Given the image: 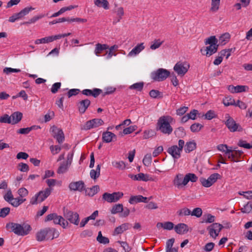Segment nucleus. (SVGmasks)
Instances as JSON below:
<instances>
[{
    "label": "nucleus",
    "instance_id": "obj_49",
    "mask_svg": "<svg viewBox=\"0 0 252 252\" xmlns=\"http://www.w3.org/2000/svg\"><path fill=\"white\" fill-rule=\"evenodd\" d=\"M96 239L98 242L104 244H108L109 242V239L107 237H103L102 235L101 231L98 232Z\"/></svg>",
    "mask_w": 252,
    "mask_h": 252
},
{
    "label": "nucleus",
    "instance_id": "obj_53",
    "mask_svg": "<svg viewBox=\"0 0 252 252\" xmlns=\"http://www.w3.org/2000/svg\"><path fill=\"white\" fill-rule=\"evenodd\" d=\"M144 83L143 82H138L133 84L129 87L131 90H136L140 91L143 89Z\"/></svg>",
    "mask_w": 252,
    "mask_h": 252
},
{
    "label": "nucleus",
    "instance_id": "obj_15",
    "mask_svg": "<svg viewBox=\"0 0 252 252\" xmlns=\"http://www.w3.org/2000/svg\"><path fill=\"white\" fill-rule=\"evenodd\" d=\"M50 131L52 132L53 136L55 138L59 143L61 144L64 140V133L63 130L54 126L50 128Z\"/></svg>",
    "mask_w": 252,
    "mask_h": 252
},
{
    "label": "nucleus",
    "instance_id": "obj_5",
    "mask_svg": "<svg viewBox=\"0 0 252 252\" xmlns=\"http://www.w3.org/2000/svg\"><path fill=\"white\" fill-rule=\"evenodd\" d=\"M169 75L170 72L168 70L160 68L152 72L151 77L155 81L160 82L165 80Z\"/></svg>",
    "mask_w": 252,
    "mask_h": 252
},
{
    "label": "nucleus",
    "instance_id": "obj_46",
    "mask_svg": "<svg viewBox=\"0 0 252 252\" xmlns=\"http://www.w3.org/2000/svg\"><path fill=\"white\" fill-rule=\"evenodd\" d=\"M45 15L43 14H39L38 15L33 17L31 18L29 21L25 22L23 23V24L27 25V24H31L32 23H34L38 20L43 18L45 17Z\"/></svg>",
    "mask_w": 252,
    "mask_h": 252
},
{
    "label": "nucleus",
    "instance_id": "obj_6",
    "mask_svg": "<svg viewBox=\"0 0 252 252\" xmlns=\"http://www.w3.org/2000/svg\"><path fill=\"white\" fill-rule=\"evenodd\" d=\"M53 220L56 224H60L63 228H65L68 225L67 220L61 216L58 215L56 213H52L47 215L45 219V221Z\"/></svg>",
    "mask_w": 252,
    "mask_h": 252
},
{
    "label": "nucleus",
    "instance_id": "obj_57",
    "mask_svg": "<svg viewBox=\"0 0 252 252\" xmlns=\"http://www.w3.org/2000/svg\"><path fill=\"white\" fill-rule=\"evenodd\" d=\"M232 50V49H228L222 50L220 53L219 55H220L222 58L223 57L225 56L226 59H227L231 55V52Z\"/></svg>",
    "mask_w": 252,
    "mask_h": 252
},
{
    "label": "nucleus",
    "instance_id": "obj_33",
    "mask_svg": "<svg viewBox=\"0 0 252 252\" xmlns=\"http://www.w3.org/2000/svg\"><path fill=\"white\" fill-rule=\"evenodd\" d=\"M36 240L38 241H43L45 240H46V228L40 230L38 231L36 235Z\"/></svg>",
    "mask_w": 252,
    "mask_h": 252
},
{
    "label": "nucleus",
    "instance_id": "obj_11",
    "mask_svg": "<svg viewBox=\"0 0 252 252\" xmlns=\"http://www.w3.org/2000/svg\"><path fill=\"white\" fill-rule=\"evenodd\" d=\"M124 194L122 192H115L112 193H104L102 195V198L109 203L115 202L121 198Z\"/></svg>",
    "mask_w": 252,
    "mask_h": 252
},
{
    "label": "nucleus",
    "instance_id": "obj_58",
    "mask_svg": "<svg viewBox=\"0 0 252 252\" xmlns=\"http://www.w3.org/2000/svg\"><path fill=\"white\" fill-rule=\"evenodd\" d=\"M202 214V211L200 208H195L193 210V211L191 213V215L193 216H195L197 218H199L201 216Z\"/></svg>",
    "mask_w": 252,
    "mask_h": 252
},
{
    "label": "nucleus",
    "instance_id": "obj_61",
    "mask_svg": "<svg viewBox=\"0 0 252 252\" xmlns=\"http://www.w3.org/2000/svg\"><path fill=\"white\" fill-rule=\"evenodd\" d=\"M175 134L178 137H183L185 135L186 133L185 129L183 127H179L175 129Z\"/></svg>",
    "mask_w": 252,
    "mask_h": 252
},
{
    "label": "nucleus",
    "instance_id": "obj_10",
    "mask_svg": "<svg viewBox=\"0 0 252 252\" xmlns=\"http://www.w3.org/2000/svg\"><path fill=\"white\" fill-rule=\"evenodd\" d=\"M63 216L67 221H69L70 223L78 225L79 223V215L76 213L67 209L64 210Z\"/></svg>",
    "mask_w": 252,
    "mask_h": 252
},
{
    "label": "nucleus",
    "instance_id": "obj_27",
    "mask_svg": "<svg viewBox=\"0 0 252 252\" xmlns=\"http://www.w3.org/2000/svg\"><path fill=\"white\" fill-rule=\"evenodd\" d=\"M56 40V35H52L49 36H46L40 39H37L35 40L34 43L35 44H46L53 42V41Z\"/></svg>",
    "mask_w": 252,
    "mask_h": 252
},
{
    "label": "nucleus",
    "instance_id": "obj_18",
    "mask_svg": "<svg viewBox=\"0 0 252 252\" xmlns=\"http://www.w3.org/2000/svg\"><path fill=\"white\" fill-rule=\"evenodd\" d=\"M91 104V101L88 99H85L79 101L77 106L78 110L81 114H84Z\"/></svg>",
    "mask_w": 252,
    "mask_h": 252
},
{
    "label": "nucleus",
    "instance_id": "obj_47",
    "mask_svg": "<svg viewBox=\"0 0 252 252\" xmlns=\"http://www.w3.org/2000/svg\"><path fill=\"white\" fill-rule=\"evenodd\" d=\"M220 0H211V10L213 12H216L219 8Z\"/></svg>",
    "mask_w": 252,
    "mask_h": 252
},
{
    "label": "nucleus",
    "instance_id": "obj_30",
    "mask_svg": "<svg viewBox=\"0 0 252 252\" xmlns=\"http://www.w3.org/2000/svg\"><path fill=\"white\" fill-rule=\"evenodd\" d=\"M184 147L185 152L189 153L196 149V144L194 141H189L185 144Z\"/></svg>",
    "mask_w": 252,
    "mask_h": 252
},
{
    "label": "nucleus",
    "instance_id": "obj_28",
    "mask_svg": "<svg viewBox=\"0 0 252 252\" xmlns=\"http://www.w3.org/2000/svg\"><path fill=\"white\" fill-rule=\"evenodd\" d=\"M130 224L128 223H125L122 225L117 227L114 231V235H118L122 233L128 229L130 228Z\"/></svg>",
    "mask_w": 252,
    "mask_h": 252
},
{
    "label": "nucleus",
    "instance_id": "obj_1",
    "mask_svg": "<svg viewBox=\"0 0 252 252\" xmlns=\"http://www.w3.org/2000/svg\"><path fill=\"white\" fill-rule=\"evenodd\" d=\"M173 121V118L168 115L160 117L157 123V130L163 134L170 135L173 130L170 125Z\"/></svg>",
    "mask_w": 252,
    "mask_h": 252
},
{
    "label": "nucleus",
    "instance_id": "obj_63",
    "mask_svg": "<svg viewBox=\"0 0 252 252\" xmlns=\"http://www.w3.org/2000/svg\"><path fill=\"white\" fill-rule=\"evenodd\" d=\"M10 212V208L9 207H4L0 209V217H5Z\"/></svg>",
    "mask_w": 252,
    "mask_h": 252
},
{
    "label": "nucleus",
    "instance_id": "obj_42",
    "mask_svg": "<svg viewBox=\"0 0 252 252\" xmlns=\"http://www.w3.org/2000/svg\"><path fill=\"white\" fill-rule=\"evenodd\" d=\"M123 211V205L122 204H118L114 205L112 208L111 212L112 214H116L122 212Z\"/></svg>",
    "mask_w": 252,
    "mask_h": 252
},
{
    "label": "nucleus",
    "instance_id": "obj_59",
    "mask_svg": "<svg viewBox=\"0 0 252 252\" xmlns=\"http://www.w3.org/2000/svg\"><path fill=\"white\" fill-rule=\"evenodd\" d=\"M237 145L240 147L247 149H250V143H248L246 141L240 139L239 140Z\"/></svg>",
    "mask_w": 252,
    "mask_h": 252
},
{
    "label": "nucleus",
    "instance_id": "obj_16",
    "mask_svg": "<svg viewBox=\"0 0 252 252\" xmlns=\"http://www.w3.org/2000/svg\"><path fill=\"white\" fill-rule=\"evenodd\" d=\"M71 191H78L81 192L85 189V184L82 181L72 182L68 186Z\"/></svg>",
    "mask_w": 252,
    "mask_h": 252
},
{
    "label": "nucleus",
    "instance_id": "obj_2",
    "mask_svg": "<svg viewBox=\"0 0 252 252\" xmlns=\"http://www.w3.org/2000/svg\"><path fill=\"white\" fill-rule=\"evenodd\" d=\"M6 228L10 232L19 236H25L29 233L32 229L31 226L27 223L19 224L9 222L6 225Z\"/></svg>",
    "mask_w": 252,
    "mask_h": 252
},
{
    "label": "nucleus",
    "instance_id": "obj_22",
    "mask_svg": "<svg viewBox=\"0 0 252 252\" xmlns=\"http://www.w3.org/2000/svg\"><path fill=\"white\" fill-rule=\"evenodd\" d=\"M145 48L143 43L137 44L127 55L128 57H133L139 54Z\"/></svg>",
    "mask_w": 252,
    "mask_h": 252
},
{
    "label": "nucleus",
    "instance_id": "obj_12",
    "mask_svg": "<svg viewBox=\"0 0 252 252\" xmlns=\"http://www.w3.org/2000/svg\"><path fill=\"white\" fill-rule=\"evenodd\" d=\"M222 228L223 226L221 224L218 223H213L207 228V230L210 237L216 239Z\"/></svg>",
    "mask_w": 252,
    "mask_h": 252
},
{
    "label": "nucleus",
    "instance_id": "obj_25",
    "mask_svg": "<svg viewBox=\"0 0 252 252\" xmlns=\"http://www.w3.org/2000/svg\"><path fill=\"white\" fill-rule=\"evenodd\" d=\"M184 176L183 174H178L175 177L173 180V184L178 189L186 186L187 184H184Z\"/></svg>",
    "mask_w": 252,
    "mask_h": 252
},
{
    "label": "nucleus",
    "instance_id": "obj_50",
    "mask_svg": "<svg viewBox=\"0 0 252 252\" xmlns=\"http://www.w3.org/2000/svg\"><path fill=\"white\" fill-rule=\"evenodd\" d=\"M116 12L117 16V20L116 22L114 21V22L117 23L120 21V20L122 18V17L124 14V11L123 8L122 7H118L116 10Z\"/></svg>",
    "mask_w": 252,
    "mask_h": 252
},
{
    "label": "nucleus",
    "instance_id": "obj_64",
    "mask_svg": "<svg viewBox=\"0 0 252 252\" xmlns=\"http://www.w3.org/2000/svg\"><path fill=\"white\" fill-rule=\"evenodd\" d=\"M18 169L22 172H27L29 167L27 164L21 162L18 164Z\"/></svg>",
    "mask_w": 252,
    "mask_h": 252
},
{
    "label": "nucleus",
    "instance_id": "obj_31",
    "mask_svg": "<svg viewBox=\"0 0 252 252\" xmlns=\"http://www.w3.org/2000/svg\"><path fill=\"white\" fill-rule=\"evenodd\" d=\"M197 177L193 173H188L184 178V184H187L189 181L195 182L197 180Z\"/></svg>",
    "mask_w": 252,
    "mask_h": 252
},
{
    "label": "nucleus",
    "instance_id": "obj_21",
    "mask_svg": "<svg viewBox=\"0 0 252 252\" xmlns=\"http://www.w3.org/2000/svg\"><path fill=\"white\" fill-rule=\"evenodd\" d=\"M248 87L246 86L237 85L234 86L229 85L228 86V90L232 93H238L245 92L247 91Z\"/></svg>",
    "mask_w": 252,
    "mask_h": 252
},
{
    "label": "nucleus",
    "instance_id": "obj_60",
    "mask_svg": "<svg viewBox=\"0 0 252 252\" xmlns=\"http://www.w3.org/2000/svg\"><path fill=\"white\" fill-rule=\"evenodd\" d=\"M21 71V70L20 69H17V68H11V67H5L3 70V73L6 74H9L11 73H13V72H16V73H18V72H20Z\"/></svg>",
    "mask_w": 252,
    "mask_h": 252
},
{
    "label": "nucleus",
    "instance_id": "obj_13",
    "mask_svg": "<svg viewBox=\"0 0 252 252\" xmlns=\"http://www.w3.org/2000/svg\"><path fill=\"white\" fill-rule=\"evenodd\" d=\"M104 124L103 120L101 119H94L87 121L82 127L81 129L87 130L90 129L96 128Z\"/></svg>",
    "mask_w": 252,
    "mask_h": 252
},
{
    "label": "nucleus",
    "instance_id": "obj_40",
    "mask_svg": "<svg viewBox=\"0 0 252 252\" xmlns=\"http://www.w3.org/2000/svg\"><path fill=\"white\" fill-rule=\"evenodd\" d=\"M99 190V187L98 186L96 185L93 186L92 188L86 190L87 194L90 196H93L96 194Z\"/></svg>",
    "mask_w": 252,
    "mask_h": 252
},
{
    "label": "nucleus",
    "instance_id": "obj_14",
    "mask_svg": "<svg viewBox=\"0 0 252 252\" xmlns=\"http://www.w3.org/2000/svg\"><path fill=\"white\" fill-rule=\"evenodd\" d=\"M230 150L226 151V155L227 156L228 158L232 161L238 162L239 158L243 154V152L241 150H236L235 148L232 149L230 147Z\"/></svg>",
    "mask_w": 252,
    "mask_h": 252
},
{
    "label": "nucleus",
    "instance_id": "obj_43",
    "mask_svg": "<svg viewBox=\"0 0 252 252\" xmlns=\"http://www.w3.org/2000/svg\"><path fill=\"white\" fill-rule=\"evenodd\" d=\"M223 104L226 106L234 105L235 101L234 99L230 96L225 97L222 101Z\"/></svg>",
    "mask_w": 252,
    "mask_h": 252
},
{
    "label": "nucleus",
    "instance_id": "obj_9",
    "mask_svg": "<svg viewBox=\"0 0 252 252\" xmlns=\"http://www.w3.org/2000/svg\"><path fill=\"white\" fill-rule=\"evenodd\" d=\"M221 178V176L217 173L211 174L208 179L203 177L200 178L199 181L201 185L205 187L209 188L217 182L218 179Z\"/></svg>",
    "mask_w": 252,
    "mask_h": 252
},
{
    "label": "nucleus",
    "instance_id": "obj_7",
    "mask_svg": "<svg viewBox=\"0 0 252 252\" xmlns=\"http://www.w3.org/2000/svg\"><path fill=\"white\" fill-rule=\"evenodd\" d=\"M225 119H226L225 124L231 132H234L235 131H242L243 128L241 126L236 123L234 120L230 117L228 114L225 115Z\"/></svg>",
    "mask_w": 252,
    "mask_h": 252
},
{
    "label": "nucleus",
    "instance_id": "obj_51",
    "mask_svg": "<svg viewBox=\"0 0 252 252\" xmlns=\"http://www.w3.org/2000/svg\"><path fill=\"white\" fill-rule=\"evenodd\" d=\"M112 164L114 167L119 169H124L126 167L125 162L123 161H113L112 162Z\"/></svg>",
    "mask_w": 252,
    "mask_h": 252
},
{
    "label": "nucleus",
    "instance_id": "obj_4",
    "mask_svg": "<svg viewBox=\"0 0 252 252\" xmlns=\"http://www.w3.org/2000/svg\"><path fill=\"white\" fill-rule=\"evenodd\" d=\"M51 191L52 189L50 188H46L44 190L40 191L31 198V204H36L43 201L50 195Z\"/></svg>",
    "mask_w": 252,
    "mask_h": 252
},
{
    "label": "nucleus",
    "instance_id": "obj_45",
    "mask_svg": "<svg viewBox=\"0 0 252 252\" xmlns=\"http://www.w3.org/2000/svg\"><path fill=\"white\" fill-rule=\"evenodd\" d=\"M163 43L160 39H156L153 41L150 45V49L154 50L158 48Z\"/></svg>",
    "mask_w": 252,
    "mask_h": 252
},
{
    "label": "nucleus",
    "instance_id": "obj_20",
    "mask_svg": "<svg viewBox=\"0 0 252 252\" xmlns=\"http://www.w3.org/2000/svg\"><path fill=\"white\" fill-rule=\"evenodd\" d=\"M128 177L135 181L146 182L151 180L149 175L143 173H140L137 175L129 174Z\"/></svg>",
    "mask_w": 252,
    "mask_h": 252
},
{
    "label": "nucleus",
    "instance_id": "obj_55",
    "mask_svg": "<svg viewBox=\"0 0 252 252\" xmlns=\"http://www.w3.org/2000/svg\"><path fill=\"white\" fill-rule=\"evenodd\" d=\"M152 159L151 155L150 154H147L143 159V163L145 166H149L151 164Z\"/></svg>",
    "mask_w": 252,
    "mask_h": 252
},
{
    "label": "nucleus",
    "instance_id": "obj_56",
    "mask_svg": "<svg viewBox=\"0 0 252 252\" xmlns=\"http://www.w3.org/2000/svg\"><path fill=\"white\" fill-rule=\"evenodd\" d=\"M10 117L8 114H5L0 117V123H5L10 124Z\"/></svg>",
    "mask_w": 252,
    "mask_h": 252
},
{
    "label": "nucleus",
    "instance_id": "obj_54",
    "mask_svg": "<svg viewBox=\"0 0 252 252\" xmlns=\"http://www.w3.org/2000/svg\"><path fill=\"white\" fill-rule=\"evenodd\" d=\"M141 195L132 196L130 197L128 202L131 204L141 202Z\"/></svg>",
    "mask_w": 252,
    "mask_h": 252
},
{
    "label": "nucleus",
    "instance_id": "obj_52",
    "mask_svg": "<svg viewBox=\"0 0 252 252\" xmlns=\"http://www.w3.org/2000/svg\"><path fill=\"white\" fill-rule=\"evenodd\" d=\"M34 8L32 7H27L22 9L20 12H19V16H20V17L22 18L25 15H27L29 13V12L34 10Z\"/></svg>",
    "mask_w": 252,
    "mask_h": 252
},
{
    "label": "nucleus",
    "instance_id": "obj_32",
    "mask_svg": "<svg viewBox=\"0 0 252 252\" xmlns=\"http://www.w3.org/2000/svg\"><path fill=\"white\" fill-rule=\"evenodd\" d=\"M94 4L99 7H103L104 9H109V2L107 0H94Z\"/></svg>",
    "mask_w": 252,
    "mask_h": 252
},
{
    "label": "nucleus",
    "instance_id": "obj_24",
    "mask_svg": "<svg viewBox=\"0 0 252 252\" xmlns=\"http://www.w3.org/2000/svg\"><path fill=\"white\" fill-rule=\"evenodd\" d=\"M11 125L18 124L23 117V114L21 112L17 111L13 113L10 116Z\"/></svg>",
    "mask_w": 252,
    "mask_h": 252
},
{
    "label": "nucleus",
    "instance_id": "obj_39",
    "mask_svg": "<svg viewBox=\"0 0 252 252\" xmlns=\"http://www.w3.org/2000/svg\"><path fill=\"white\" fill-rule=\"evenodd\" d=\"M241 212L243 213H250L252 212V200L248 202L247 204L245 205L241 209Z\"/></svg>",
    "mask_w": 252,
    "mask_h": 252
},
{
    "label": "nucleus",
    "instance_id": "obj_44",
    "mask_svg": "<svg viewBox=\"0 0 252 252\" xmlns=\"http://www.w3.org/2000/svg\"><path fill=\"white\" fill-rule=\"evenodd\" d=\"M203 127V125L199 123H194L190 126V129L192 132H198Z\"/></svg>",
    "mask_w": 252,
    "mask_h": 252
},
{
    "label": "nucleus",
    "instance_id": "obj_38",
    "mask_svg": "<svg viewBox=\"0 0 252 252\" xmlns=\"http://www.w3.org/2000/svg\"><path fill=\"white\" fill-rule=\"evenodd\" d=\"M118 48V46L116 45H115L109 48V51L106 53V59L107 60L111 59L113 56H116V54L115 53V51L117 50Z\"/></svg>",
    "mask_w": 252,
    "mask_h": 252
},
{
    "label": "nucleus",
    "instance_id": "obj_35",
    "mask_svg": "<svg viewBox=\"0 0 252 252\" xmlns=\"http://www.w3.org/2000/svg\"><path fill=\"white\" fill-rule=\"evenodd\" d=\"M38 128L37 126H32L31 127H28L26 128H22L18 130L17 132L19 134H27L29 133L32 130L36 129Z\"/></svg>",
    "mask_w": 252,
    "mask_h": 252
},
{
    "label": "nucleus",
    "instance_id": "obj_48",
    "mask_svg": "<svg viewBox=\"0 0 252 252\" xmlns=\"http://www.w3.org/2000/svg\"><path fill=\"white\" fill-rule=\"evenodd\" d=\"M218 40L215 36H211L206 39L205 44L206 45L209 44L210 45H219L217 44Z\"/></svg>",
    "mask_w": 252,
    "mask_h": 252
},
{
    "label": "nucleus",
    "instance_id": "obj_29",
    "mask_svg": "<svg viewBox=\"0 0 252 252\" xmlns=\"http://www.w3.org/2000/svg\"><path fill=\"white\" fill-rule=\"evenodd\" d=\"M113 138L116 139V135L111 132L106 131L102 134V139L106 143L111 142Z\"/></svg>",
    "mask_w": 252,
    "mask_h": 252
},
{
    "label": "nucleus",
    "instance_id": "obj_62",
    "mask_svg": "<svg viewBox=\"0 0 252 252\" xmlns=\"http://www.w3.org/2000/svg\"><path fill=\"white\" fill-rule=\"evenodd\" d=\"M137 126H131L125 128L123 130V133L124 134H128L131 133L136 129Z\"/></svg>",
    "mask_w": 252,
    "mask_h": 252
},
{
    "label": "nucleus",
    "instance_id": "obj_8",
    "mask_svg": "<svg viewBox=\"0 0 252 252\" xmlns=\"http://www.w3.org/2000/svg\"><path fill=\"white\" fill-rule=\"evenodd\" d=\"M189 67V64L187 62H178L175 64L173 69L178 76H183Z\"/></svg>",
    "mask_w": 252,
    "mask_h": 252
},
{
    "label": "nucleus",
    "instance_id": "obj_34",
    "mask_svg": "<svg viewBox=\"0 0 252 252\" xmlns=\"http://www.w3.org/2000/svg\"><path fill=\"white\" fill-rule=\"evenodd\" d=\"M100 165L98 164L96 166V169H92L90 171V176L91 177L95 180L96 178H97L99 175H100Z\"/></svg>",
    "mask_w": 252,
    "mask_h": 252
},
{
    "label": "nucleus",
    "instance_id": "obj_3",
    "mask_svg": "<svg viewBox=\"0 0 252 252\" xmlns=\"http://www.w3.org/2000/svg\"><path fill=\"white\" fill-rule=\"evenodd\" d=\"M185 145V141L182 139L178 141V146L173 145L169 147L167 152L172 156L174 159H178L181 157V152Z\"/></svg>",
    "mask_w": 252,
    "mask_h": 252
},
{
    "label": "nucleus",
    "instance_id": "obj_41",
    "mask_svg": "<svg viewBox=\"0 0 252 252\" xmlns=\"http://www.w3.org/2000/svg\"><path fill=\"white\" fill-rule=\"evenodd\" d=\"M26 199H23L22 198H13L11 201L9 202L14 207H18L20 204H22Z\"/></svg>",
    "mask_w": 252,
    "mask_h": 252
},
{
    "label": "nucleus",
    "instance_id": "obj_37",
    "mask_svg": "<svg viewBox=\"0 0 252 252\" xmlns=\"http://www.w3.org/2000/svg\"><path fill=\"white\" fill-rule=\"evenodd\" d=\"M230 37V35L228 33L222 34L219 38V43L222 45H225L229 41Z\"/></svg>",
    "mask_w": 252,
    "mask_h": 252
},
{
    "label": "nucleus",
    "instance_id": "obj_19",
    "mask_svg": "<svg viewBox=\"0 0 252 252\" xmlns=\"http://www.w3.org/2000/svg\"><path fill=\"white\" fill-rule=\"evenodd\" d=\"M102 93L100 89L94 88L93 90L84 89L82 91V94L86 96H93L94 97H97Z\"/></svg>",
    "mask_w": 252,
    "mask_h": 252
},
{
    "label": "nucleus",
    "instance_id": "obj_23",
    "mask_svg": "<svg viewBox=\"0 0 252 252\" xmlns=\"http://www.w3.org/2000/svg\"><path fill=\"white\" fill-rule=\"evenodd\" d=\"M46 240H53L54 238H58L59 236V232L56 229L53 228H46Z\"/></svg>",
    "mask_w": 252,
    "mask_h": 252
},
{
    "label": "nucleus",
    "instance_id": "obj_36",
    "mask_svg": "<svg viewBox=\"0 0 252 252\" xmlns=\"http://www.w3.org/2000/svg\"><path fill=\"white\" fill-rule=\"evenodd\" d=\"M70 164H68V163L64 161L62 162L58 169L57 173L58 174H63L67 171Z\"/></svg>",
    "mask_w": 252,
    "mask_h": 252
},
{
    "label": "nucleus",
    "instance_id": "obj_26",
    "mask_svg": "<svg viewBox=\"0 0 252 252\" xmlns=\"http://www.w3.org/2000/svg\"><path fill=\"white\" fill-rule=\"evenodd\" d=\"M174 229L176 232L179 234H184L186 233L188 231V226L183 223H180L176 225Z\"/></svg>",
    "mask_w": 252,
    "mask_h": 252
},
{
    "label": "nucleus",
    "instance_id": "obj_17",
    "mask_svg": "<svg viewBox=\"0 0 252 252\" xmlns=\"http://www.w3.org/2000/svg\"><path fill=\"white\" fill-rule=\"evenodd\" d=\"M218 46L219 45H209L201 49L200 52L203 55L210 57L217 52Z\"/></svg>",
    "mask_w": 252,
    "mask_h": 252
}]
</instances>
